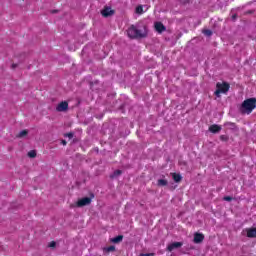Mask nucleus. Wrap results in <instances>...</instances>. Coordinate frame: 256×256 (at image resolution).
I'll list each match as a JSON object with an SVG mask.
<instances>
[{"label":"nucleus","instance_id":"nucleus-1","mask_svg":"<svg viewBox=\"0 0 256 256\" xmlns=\"http://www.w3.org/2000/svg\"><path fill=\"white\" fill-rule=\"evenodd\" d=\"M254 109H256V98H248L240 106V112L243 115H251Z\"/></svg>","mask_w":256,"mask_h":256},{"label":"nucleus","instance_id":"nucleus-2","mask_svg":"<svg viewBox=\"0 0 256 256\" xmlns=\"http://www.w3.org/2000/svg\"><path fill=\"white\" fill-rule=\"evenodd\" d=\"M216 91H215V95L216 97H221V93H227V91H229V84L226 82H218L216 84Z\"/></svg>","mask_w":256,"mask_h":256},{"label":"nucleus","instance_id":"nucleus-3","mask_svg":"<svg viewBox=\"0 0 256 256\" xmlns=\"http://www.w3.org/2000/svg\"><path fill=\"white\" fill-rule=\"evenodd\" d=\"M128 37L130 39H137L138 37H143V33H141V30L137 29L135 26H131L127 31Z\"/></svg>","mask_w":256,"mask_h":256},{"label":"nucleus","instance_id":"nucleus-4","mask_svg":"<svg viewBox=\"0 0 256 256\" xmlns=\"http://www.w3.org/2000/svg\"><path fill=\"white\" fill-rule=\"evenodd\" d=\"M183 247V242H173L167 246V251H174V249H179Z\"/></svg>","mask_w":256,"mask_h":256},{"label":"nucleus","instance_id":"nucleus-5","mask_svg":"<svg viewBox=\"0 0 256 256\" xmlns=\"http://www.w3.org/2000/svg\"><path fill=\"white\" fill-rule=\"evenodd\" d=\"M90 203H91V198L85 197V198L80 199L77 202V205H78V207H85V205H89Z\"/></svg>","mask_w":256,"mask_h":256},{"label":"nucleus","instance_id":"nucleus-6","mask_svg":"<svg viewBox=\"0 0 256 256\" xmlns=\"http://www.w3.org/2000/svg\"><path fill=\"white\" fill-rule=\"evenodd\" d=\"M203 239H205V236L201 233H195L194 234V243H201L203 242Z\"/></svg>","mask_w":256,"mask_h":256},{"label":"nucleus","instance_id":"nucleus-7","mask_svg":"<svg viewBox=\"0 0 256 256\" xmlns=\"http://www.w3.org/2000/svg\"><path fill=\"white\" fill-rule=\"evenodd\" d=\"M113 13H114L113 10L109 7L101 11V14L103 15V17H110V15H113Z\"/></svg>","mask_w":256,"mask_h":256},{"label":"nucleus","instance_id":"nucleus-8","mask_svg":"<svg viewBox=\"0 0 256 256\" xmlns=\"http://www.w3.org/2000/svg\"><path fill=\"white\" fill-rule=\"evenodd\" d=\"M154 27L158 33H163V31L165 30V26L161 22H156Z\"/></svg>","mask_w":256,"mask_h":256},{"label":"nucleus","instance_id":"nucleus-9","mask_svg":"<svg viewBox=\"0 0 256 256\" xmlns=\"http://www.w3.org/2000/svg\"><path fill=\"white\" fill-rule=\"evenodd\" d=\"M209 131L211 133H219V131H221V126L217 125V124H214V125H211L209 127Z\"/></svg>","mask_w":256,"mask_h":256},{"label":"nucleus","instance_id":"nucleus-10","mask_svg":"<svg viewBox=\"0 0 256 256\" xmlns=\"http://www.w3.org/2000/svg\"><path fill=\"white\" fill-rule=\"evenodd\" d=\"M245 233L247 237H256V228L246 229Z\"/></svg>","mask_w":256,"mask_h":256},{"label":"nucleus","instance_id":"nucleus-11","mask_svg":"<svg viewBox=\"0 0 256 256\" xmlns=\"http://www.w3.org/2000/svg\"><path fill=\"white\" fill-rule=\"evenodd\" d=\"M121 241H123V236L122 235H118V236L111 239V243H121Z\"/></svg>","mask_w":256,"mask_h":256},{"label":"nucleus","instance_id":"nucleus-12","mask_svg":"<svg viewBox=\"0 0 256 256\" xmlns=\"http://www.w3.org/2000/svg\"><path fill=\"white\" fill-rule=\"evenodd\" d=\"M172 177L176 183H179V181H181L182 179L181 174H177V173L172 174Z\"/></svg>","mask_w":256,"mask_h":256},{"label":"nucleus","instance_id":"nucleus-13","mask_svg":"<svg viewBox=\"0 0 256 256\" xmlns=\"http://www.w3.org/2000/svg\"><path fill=\"white\" fill-rule=\"evenodd\" d=\"M28 133L29 132L27 130H22L18 133L17 137L19 138L27 137Z\"/></svg>","mask_w":256,"mask_h":256},{"label":"nucleus","instance_id":"nucleus-14","mask_svg":"<svg viewBox=\"0 0 256 256\" xmlns=\"http://www.w3.org/2000/svg\"><path fill=\"white\" fill-rule=\"evenodd\" d=\"M57 111L61 112V111H65V102H61L57 108H56Z\"/></svg>","mask_w":256,"mask_h":256},{"label":"nucleus","instance_id":"nucleus-15","mask_svg":"<svg viewBox=\"0 0 256 256\" xmlns=\"http://www.w3.org/2000/svg\"><path fill=\"white\" fill-rule=\"evenodd\" d=\"M28 157H30V159H35V157H37V152L35 150L29 151Z\"/></svg>","mask_w":256,"mask_h":256},{"label":"nucleus","instance_id":"nucleus-16","mask_svg":"<svg viewBox=\"0 0 256 256\" xmlns=\"http://www.w3.org/2000/svg\"><path fill=\"white\" fill-rule=\"evenodd\" d=\"M158 185L160 187H165V185H167V180H165V179L158 180Z\"/></svg>","mask_w":256,"mask_h":256},{"label":"nucleus","instance_id":"nucleus-17","mask_svg":"<svg viewBox=\"0 0 256 256\" xmlns=\"http://www.w3.org/2000/svg\"><path fill=\"white\" fill-rule=\"evenodd\" d=\"M48 247L50 249H55V247H57V242H55V241L49 242Z\"/></svg>","mask_w":256,"mask_h":256},{"label":"nucleus","instance_id":"nucleus-18","mask_svg":"<svg viewBox=\"0 0 256 256\" xmlns=\"http://www.w3.org/2000/svg\"><path fill=\"white\" fill-rule=\"evenodd\" d=\"M136 13H138V15H141L142 13H145V11L143 10V6H138L136 8Z\"/></svg>","mask_w":256,"mask_h":256},{"label":"nucleus","instance_id":"nucleus-19","mask_svg":"<svg viewBox=\"0 0 256 256\" xmlns=\"http://www.w3.org/2000/svg\"><path fill=\"white\" fill-rule=\"evenodd\" d=\"M203 33L206 35V37H211L213 35L211 30H204Z\"/></svg>","mask_w":256,"mask_h":256},{"label":"nucleus","instance_id":"nucleus-20","mask_svg":"<svg viewBox=\"0 0 256 256\" xmlns=\"http://www.w3.org/2000/svg\"><path fill=\"white\" fill-rule=\"evenodd\" d=\"M119 175H121V171L117 170L114 172V174L112 175V177H119Z\"/></svg>","mask_w":256,"mask_h":256},{"label":"nucleus","instance_id":"nucleus-21","mask_svg":"<svg viewBox=\"0 0 256 256\" xmlns=\"http://www.w3.org/2000/svg\"><path fill=\"white\" fill-rule=\"evenodd\" d=\"M224 201H233V198L231 196H225Z\"/></svg>","mask_w":256,"mask_h":256},{"label":"nucleus","instance_id":"nucleus-22","mask_svg":"<svg viewBox=\"0 0 256 256\" xmlns=\"http://www.w3.org/2000/svg\"><path fill=\"white\" fill-rule=\"evenodd\" d=\"M154 253H146V254H140V256H154Z\"/></svg>","mask_w":256,"mask_h":256},{"label":"nucleus","instance_id":"nucleus-23","mask_svg":"<svg viewBox=\"0 0 256 256\" xmlns=\"http://www.w3.org/2000/svg\"><path fill=\"white\" fill-rule=\"evenodd\" d=\"M107 251H115V246H110L107 248Z\"/></svg>","mask_w":256,"mask_h":256},{"label":"nucleus","instance_id":"nucleus-24","mask_svg":"<svg viewBox=\"0 0 256 256\" xmlns=\"http://www.w3.org/2000/svg\"><path fill=\"white\" fill-rule=\"evenodd\" d=\"M66 137H69L71 139V137H73V134H66Z\"/></svg>","mask_w":256,"mask_h":256},{"label":"nucleus","instance_id":"nucleus-25","mask_svg":"<svg viewBox=\"0 0 256 256\" xmlns=\"http://www.w3.org/2000/svg\"><path fill=\"white\" fill-rule=\"evenodd\" d=\"M68 106H69V105L67 104V102H65V109H67Z\"/></svg>","mask_w":256,"mask_h":256},{"label":"nucleus","instance_id":"nucleus-26","mask_svg":"<svg viewBox=\"0 0 256 256\" xmlns=\"http://www.w3.org/2000/svg\"><path fill=\"white\" fill-rule=\"evenodd\" d=\"M12 67H13V69H15L17 67V65L13 64Z\"/></svg>","mask_w":256,"mask_h":256},{"label":"nucleus","instance_id":"nucleus-27","mask_svg":"<svg viewBox=\"0 0 256 256\" xmlns=\"http://www.w3.org/2000/svg\"><path fill=\"white\" fill-rule=\"evenodd\" d=\"M62 145H65V140H62Z\"/></svg>","mask_w":256,"mask_h":256},{"label":"nucleus","instance_id":"nucleus-28","mask_svg":"<svg viewBox=\"0 0 256 256\" xmlns=\"http://www.w3.org/2000/svg\"><path fill=\"white\" fill-rule=\"evenodd\" d=\"M144 8H145V11H147V6H144Z\"/></svg>","mask_w":256,"mask_h":256},{"label":"nucleus","instance_id":"nucleus-29","mask_svg":"<svg viewBox=\"0 0 256 256\" xmlns=\"http://www.w3.org/2000/svg\"><path fill=\"white\" fill-rule=\"evenodd\" d=\"M221 139H225V136H221Z\"/></svg>","mask_w":256,"mask_h":256}]
</instances>
